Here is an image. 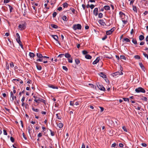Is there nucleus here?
<instances>
[{"label":"nucleus","mask_w":148,"mask_h":148,"mask_svg":"<svg viewBox=\"0 0 148 148\" xmlns=\"http://www.w3.org/2000/svg\"><path fill=\"white\" fill-rule=\"evenodd\" d=\"M104 8L106 10H109L110 9V7L108 5H105L104 6Z\"/></svg>","instance_id":"22"},{"label":"nucleus","mask_w":148,"mask_h":148,"mask_svg":"<svg viewBox=\"0 0 148 148\" xmlns=\"http://www.w3.org/2000/svg\"><path fill=\"white\" fill-rule=\"evenodd\" d=\"M73 28L74 30H76L77 29H81L82 28V26L79 24H77L74 25L73 26Z\"/></svg>","instance_id":"1"},{"label":"nucleus","mask_w":148,"mask_h":148,"mask_svg":"<svg viewBox=\"0 0 148 148\" xmlns=\"http://www.w3.org/2000/svg\"><path fill=\"white\" fill-rule=\"evenodd\" d=\"M90 7L91 9H92L94 8L95 6L91 4L90 5Z\"/></svg>","instance_id":"50"},{"label":"nucleus","mask_w":148,"mask_h":148,"mask_svg":"<svg viewBox=\"0 0 148 148\" xmlns=\"http://www.w3.org/2000/svg\"><path fill=\"white\" fill-rule=\"evenodd\" d=\"M32 109L35 112H38L39 111L38 109H36L34 108H32Z\"/></svg>","instance_id":"37"},{"label":"nucleus","mask_w":148,"mask_h":148,"mask_svg":"<svg viewBox=\"0 0 148 148\" xmlns=\"http://www.w3.org/2000/svg\"><path fill=\"white\" fill-rule=\"evenodd\" d=\"M122 20L123 24H124L123 26H124V25L127 23V19H123Z\"/></svg>","instance_id":"16"},{"label":"nucleus","mask_w":148,"mask_h":148,"mask_svg":"<svg viewBox=\"0 0 148 148\" xmlns=\"http://www.w3.org/2000/svg\"><path fill=\"white\" fill-rule=\"evenodd\" d=\"M75 62L77 64H78L80 63L79 60L78 59H76L75 60Z\"/></svg>","instance_id":"26"},{"label":"nucleus","mask_w":148,"mask_h":148,"mask_svg":"<svg viewBox=\"0 0 148 148\" xmlns=\"http://www.w3.org/2000/svg\"><path fill=\"white\" fill-rule=\"evenodd\" d=\"M98 22L100 24L103 26L106 25L105 22H104V20L102 19L99 20L98 21Z\"/></svg>","instance_id":"10"},{"label":"nucleus","mask_w":148,"mask_h":148,"mask_svg":"<svg viewBox=\"0 0 148 148\" xmlns=\"http://www.w3.org/2000/svg\"><path fill=\"white\" fill-rule=\"evenodd\" d=\"M36 67L37 69L39 70H40L42 69L41 66L40 65H37Z\"/></svg>","instance_id":"30"},{"label":"nucleus","mask_w":148,"mask_h":148,"mask_svg":"<svg viewBox=\"0 0 148 148\" xmlns=\"http://www.w3.org/2000/svg\"><path fill=\"white\" fill-rule=\"evenodd\" d=\"M3 134L4 135H7V133L6 131L5 130H3Z\"/></svg>","instance_id":"53"},{"label":"nucleus","mask_w":148,"mask_h":148,"mask_svg":"<svg viewBox=\"0 0 148 148\" xmlns=\"http://www.w3.org/2000/svg\"><path fill=\"white\" fill-rule=\"evenodd\" d=\"M81 148H85V145L84 143H83Z\"/></svg>","instance_id":"64"},{"label":"nucleus","mask_w":148,"mask_h":148,"mask_svg":"<svg viewBox=\"0 0 148 148\" xmlns=\"http://www.w3.org/2000/svg\"><path fill=\"white\" fill-rule=\"evenodd\" d=\"M70 10L73 13H74L75 10L74 8H71L70 9Z\"/></svg>","instance_id":"46"},{"label":"nucleus","mask_w":148,"mask_h":148,"mask_svg":"<svg viewBox=\"0 0 148 148\" xmlns=\"http://www.w3.org/2000/svg\"><path fill=\"white\" fill-rule=\"evenodd\" d=\"M97 86L100 90L105 91L106 90L103 86L100 84L99 83L97 84Z\"/></svg>","instance_id":"6"},{"label":"nucleus","mask_w":148,"mask_h":148,"mask_svg":"<svg viewBox=\"0 0 148 148\" xmlns=\"http://www.w3.org/2000/svg\"><path fill=\"white\" fill-rule=\"evenodd\" d=\"M62 68L63 69L66 71H67L68 70V69L65 66H62Z\"/></svg>","instance_id":"41"},{"label":"nucleus","mask_w":148,"mask_h":148,"mask_svg":"<svg viewBox=\"0 0 148 148\" xmlns=\"http://www.w3.org/2000/svg\"><path fill=\"white\" fill-rule=\"evenodd\" d=\"M70 104L71 106H73L74 105V101H70Z\"/></svg>","instance_id":"39"},{"label":"nucleus","mask_w":148,"mask_h":148,"mask_svg":"<svg viewBox=\"0 0 148 148\" xmlns=\"http://www.w3.org/2000/svg\"><path fill=\"white\" fill-rule=\"evenodd\" d=\"M25 97H23L21 99V101L22 102H24L25 100Z\"/></svg>","instance_id":"60"},{"label":"nucleus","mask_w":148,"mask_h":148,"mask_svg":"<svg viewBox=\"0 0 148 148\" xmlns=\"http://www.w3.org/2000/svg\"><path fill=\"white\" fill-rule=\"evenodd\" d=\"M99 75L101 77H102L103 78H106V75L102 73H100Z\"/></svg>","instance_id":"15"},{"label":"nucleus","mask_w":148,"mask_h":148,"mask_svg":"<svg viewBox=\"0 0 148 148\" xmlns=\"http://www.w3.org/2000/svg\"><path fill=\"white\" fill-rule=\"evenodd\" d=\"M40 102H42L45 103V101L44 100L42 99H40Z\"/></svg>","instance_id":"45"},{"label":"nucleus","mask_w":148,"mask_h":148,"mask_svg":"<svg viewBox=\"0 0 148 148\" xmlns=\"http://www.w3.org/2000/svg\"><path fill=\"white\" fill-rule=\"evenodd\" d=\"M123 40L124 41H125L126 42H130V40L127 38H125Z\"/></svg>","instance_id":"32"},{"label":"nucleus","mask_w":148,"mask_h":148,"mask_svg":"<svg viewBox=\"0 0 148 148\" xmlns=\"http://www.w3.org/2000/svg\"><path fill=\"white\" fill-rule=\"evenodd\" d=\"M10 139L11 141L12 142H13L14 141V138L12 137H11L10 138Z\"/></svg>","instance_id":"56"},{"label":"nucleus","mask_w":148,"mask_h":148,"mask_svg":"<svg viewBox=\"0 0 148 148\" xmlns=\"http://www.w3.org/2000/svg\"><path fill=\"white\" fill-rule=\"evenodd\" d=\"M122 129L124 130V131L127 132V130L125 126H123L122 127Z\"/></svg>","instance_id":"35"},{"label":"nucleus","mask_w":148,"mask_h":148,"mask_svg":"<svg viewBox=\"0 0 148 148\" xmlns=\"http://www.w3.org/2000/svg\"><path fill=\"white\" fill-rule=\"evenodd\" d=\"M26 26V23H23L21 24H19L18 26V29L21 30L24 29Z\"/></svg>","instance_id":"2"},{"label":"nucleus","mask_w":148,"mask_h":148,"mask_svg":"<svg viewBox=\"0 0 148 148\" xmlns=\"http://www.w3.org/2000/svg\"><path fill=\"white\" fill-rule=\"evenodd\" d=\"M63 6L64 8H66L68 6V4L67 3H64L63 4Z\"/></svg>","instance_id":"36"},{"label":"nucleus","mask_w":148,"mask_h":148,"mask_svg":"<svg viewBox=\"0 0 148 148\" xmlns=\"http://www.w3.org/2000/svg\"><path fill=\"white\" fill-rule=\"evenodd\" d=\"M51 26L53 28L55 29H57L58 27V26L56 25L51 24Z\"/></svg>","instance_id":"27"},{"label":"nucleus","mask_w":148,"mask_h":148,"mask_svg":"<svg viewBox=\"0 0 148 148\" xmlns=\"http://www.w3.org/2000/svg\"><path fill=\"white\" fill-rule=\"evenodd\" d=\"M40 99L39 98H38V99H35L34 101L36 103H40Z\"/></svg>","instance_id":"25"},{"label":"nucleus","mask_w":148,"mask_h":148,"mask_svg":"<svg viewBox=\"0 0 148 148\" xmlns=\"http://www.w3.org/2000/svg\"><path fill=\"white\" fill-rule=\"evenodd\" d=\"M27 129H28V131L29 133L30 134L31 129L30 127H28Z\"/></svg>","instance_id":"54"},{"label":"nucleus","mask_w":148,"mask_h":148,"mask_svg":"<svg viewBox=\"0 0 148 148\" xmlns=\"http://www.w3.org/2000/svg\"><path fill=\"white\" fill-rule=\"evenodd\" d=\"M68 62L70 63H72L73 62V59L71 57L68 58Z\"/></svg>","instance_id":"23"},{"label":"nucleus","mask_w":148,"mask_h":148,"mask_svg":"<svg viewBox=\"0 0 148 148\" xmlns=\"http://www.w3.org/2000/svg\"><path fill=\"white\" fill-rule=\"evenodd\" d=\"M141 99L143 100L147 101V99L146 97H143L141 98Z\"/></svg>","instance_id":"31"},{"label":"nucleus","mask_w":148,"mask_h":148,"mask_svg":"<svg viewBox=\"0 0 148 148\" xmlns=\"http://www.w3.org/2000/svg\"><path fill=\"white\" fill-rule=\"evenodd\" d=\"M51 36L57 42L59 43V45L60 44L59 43V42L58 41V36L56 35H51Z\"/></svg>","instance_id":"8"},{"label":"nucleus","mask_w":148,"mask_h":148,"mask_svg":"<svg viewBox=\"0 0 148 148\" xmlns=\"http://www.w3.org/2000/svg\"><path fill=\"white\" fill-rule=\"evenodd\" d=\"M62 18L63 20L65 21H67L68 20V19L67 17L65 16H62Z\"/></svg>","instance_id":"17"},{"label":"nucleus","mask_w":148,"mask_h":148,"mask_svg":"<svg viewBox=\"0 0 148 148\" xmlns=\"http://www.w3.org/2000/svg\"><path fill=\"white\" fill-rule=\"evenodd\" d=\"M103 16V14L102 13H100L99 14V17L100 18H102Z\"/></svg>","instance_id":"43"},{"label":"nucleus","mask_w":148,"mask_h":148,"mask_svg":"<svg viewBox=\"0 0 148 148\" xmlns=\"http://www.w3.org/2000/svg\"><path fill=\"white\" fill-rule=\"evenodd\" d=\"M49 87L50 88H52L53 89H55V88L57 89H58V87H55L53 85H51V86H49Z\"/></svg>","instance_id":"40"},{"label":"nucleus","mask_w":148,"mask_h":148,"mask_svg":"<svg viewBox=\"0 0 148 148\" xmlns=\"http://www.w3.org/2000/svg\"><path fill=\"white\" fill-rule=\"evenodd\" d=\"M36 56L40 58H42L43 57L42 54L39 53H36Z\"/></svg>","instance_id":"18"},{"label":"nucleus","mask_w":148,"mask_h":148,"mask_svg":"<svg viewBox=\"0 0 148 148\" xmlns=\"http://www.w3.org/2000/svg\"><path fill=\"white\" fill-rule=\"evenodd\" d=\"M14 94L13 93V92H12L11 91L10 92V97L12 98V101H14V99H16V96H14Z\"/></svg>","instance_id":"11"},{"label":"nucleus","mask_w":148,"mask_h":148,"mask_svg":"<svg viewBox=\"0 0 148 148\" xmlns=\"http://www.w3.org/2000/svg\"><path fill=\"white\" fill-rule=\"evenodd\" d=\"M42 136V134L41 133H39L38 135V137H40Z\"/></svg>","instance_id":"63"},{"label":"nucleus","mask_w":148,"mask_h":148,"mask_svg":"<svg viewBox=\"0 0 148 148\" xmlns=\"http://www.w3.org/2000/svg\"><path fill=\"white\" fill-rule=\"evenodd\" d=\"M98 9L97 8H95L94 9L93 12L95 15L96 16L98 14Z\"/></svg>","instance_id":"12"},{"label":"nucleus","mask_w":148,"mask_h":148,"mask_svg":"<svg viewBox=\"0 0 148 148\" xmlns=\"http://www.w3.org/2000/svg\"><path fill=\"white\" fill-rule=\"evenodd\" d=\"M123 74V73L121 71L116 72L112 74V75L113 77H118L119 75H122Z\"/></svg>","instance_id":"4"},{"label":"nucleus","mask_w":148,"mask_h":148,"mask_svg":"<svg viewBox=\"0 0 148 148\" xmlns=\"http://www.w3.org/2000/svg\"><path fill=\"white\" fill-rule=\"evenodd\" d=\"M120 16L122 20L123 19H128V16H125L124 14L121 12H119Z\"/></svg>","instance_id":"5"},{"label":"nucleus","mask_w":148,"mask_h":148,"mask_svg":"<svg viewBox=\"0 0 148 148\" xmlns=\"http://www.w3.org/2000/svg\"><path fill=\"white\" fill-rule=\"evenodd\" d=\"M120 58L121 59H123L124 60H126V58L123 55H121L120 56Z\"/></svg>","instance_id":"29"},{"label":"nucleus","mask_w":148,"mask_h":148,"mask_svg":"<svg viewBox=\"0 0 148 148\" xmlns=\"http://www.w3.org/2000/svg\"><path fill=\"white\" fill-rule=\"evenodd\" d=\"M135 91L137 93H139L141 92L143 93H145V90L143 88L139 87L135 90Z\"/></svg>","instance_id":"3"},{"label":"nucleus","mask_w":148,"mask_h":148,"mask_svg":"<svg viewBox=\"0 0 148 148\" xmlns=\"http://www.w3.org/2000/svg\"><path fill=\"white\" fill-rule=\"evenodd\" d=\"M132 42L134 44L136 45L137 44V41L135 39H133L132 40Z\"/></svg>","instance_id":"33"},{"label":"nucleus","mask_w":148,"mask_h":148,"mask_svg":"<svg viewBox=\"0 0 148 148\" xmlns=\"http://www.w3.org/2000/svg\"><path fill=\"white\" fill-rule=\"evenodd\" d=\"M16 35L17 37V38H16V41L18 42V43H20V42H21V41L20 38L19 34L18 33H17L16 34Z\"/></svg>","instance_id":"9"},{"label":"nucleus","mask_w":148,"mask_h":148,"mask_svg":"<svg viewBox=\"0 0 148 148\" xmlns=\"http://www.w3.org/2000/svg\"><path fill=\"white\" fill-rule=\"evenodd\" d=\"M116 145V144L115 143H114L111 146V147H115Z\"/></svg>","instance_id":"52"},{"label":"nucleus","mask_w":148,"mask_h":148,"mask_svg":"<svg viewBox=\"0 0 148 148\" xmlns=\"http://www.w3.org/2000/svg\"><path fill=\"white\" fill-rule=\"evenodd\" d=\"M43 58H40L37 59L36 60V61H40V62H42L43 60Z\"/></svg>","instance_id":"34"},{"label":"nucleus","mask_w":148,"mask_h":148,"mask_svg":"<svg viewBox=\"0 0 148 148\" xmlns=\"http://www.w3.org/2000/svg\"><path fill=\"white\" fill-rule=\"evenodd\" d=\"M123 99L125 101H129V99L127 98H124Z\"/></svg>","instance_id":"47"},{"label":"nucleus","mask_w":148,"mask_h":148,"mask_svg":"<svg viewBox=\"0 0 148 148\" xmlns=\"http://www.w3.org/2000/svg\"><path fill=\"white\" fill-rule=\"evenodd\" d=\"M119 146L120 147H122L123 146V144L121 143H120L119 144Z\"/></svg>","instance_id":"59"},{"label":"nucleus","mask_w":148,"mask_h":148,"mask_svg":"<svg viewBox=\"0 0 148 148\" xmlns=\"http://www.w3.org/2000/svg\"><path fill=\"white\" fill-rule=\"evenodd\" d=\"M57 126L60 128H62L63 126V124L62 123H60L58 124Z\"/></svg>","instance_id":"21"},{"label":"nucleus","mask_w":148,"mask_h":148,"mask_svg":"<svg viewBox=\"0 0 148 148\" xmlns=\"http://www.w3.org/2000/svg\"><path fill=\"white\" fill-rule=\"evenodd\" d=\"M10 0H4V3H7L9 2Z\"/></svg>","instance_id":"49"},{"label":"nucleus","mask_w":148,"mask_h":148,"mask_svg":"<svg viewBox=\"0 0 148 148\" xmlns=\"http://www.w3.org/2000/svg\"><path fill=\"white\" fill-rule=\"evenodd\" d=\"M82 53L86 55L88 52L84 50L82 51Z\"/></svg>","instance_id":"51"},{"label":"nucleus","mask_w":148,"mask_h":148,"mask_svg":"<svg viewBox=\"0 0 148 148\" xmlns=\"http://www.w3.org/2000/svg\"><path fill=\"white\" fill-rule=\"evenodd\" d=\"M85 57L86 58L88 59H91L92 58V57L89 55H86Z\"/></svg>","instance_id":"19"},{"label":"nucleus","mask_w":148,"mask_h":148,"mask_svg":"<svg viewBox=\"0 0 148 148\" xmlns=\"http://www.w3.org/2000/svg\"><path fill=\"white\" fill-rule=\"evenodd\" d=\"M99 108H100V109H101V112H103L104 110L103 108L102 107H99Z\"/></svg>","instance_id":"58"},{"label":"nucleus","mask_w":148,"mask_h":148,"mask_svg":"<svg viewBox=\"0 0 148 148\" xmlns=\"http://www.w3.org/2000/svg\"><path fill=\"white\" fill-rule=\"evenodd\" d=\"M29 55L30 57L31 58L34 57V54L33 53H32V52L29 53Z\"/></svg>","instance_id":"28"},{"label":"nucleus","mask_w":148,"mask_h":148,"mask_svg":"<svg viewBox=\"0 0 148 148\" xmlns=\"http://www.w3.org/2000/svg\"><path fill=\"white\" fill-rule=\"evenodd\" d=\"M64 56L65 58H68L71 57V55L68 53H65Z\"/></svg>","instance_id":"14"},{"label":"nucleus","mask_w":148,"mask_h":148,"mask_svg":"<svg viewBox=\"0 0 148 148\" xmlns=\"http://www.w3.org/2000/svg\"><path fill=\"white\" fill-rule=\"evenodd\" d=\"M64 56V54H60L59 55H58V57H60V58H62Z\"/></svg>","instance_id":"44"},{"label":"nucleus","mask_w":148,"mask_h":148,"mask_svg":"<svg viewBox=\"0 0 148 148\" xmlns=\"http://www.w3.org/2000/svg\"><path fill=\"white\" fill-rule=\"evenodd\" d=\"M133 10H134V11L136 12H137V9H136V8L133 5Z\"/></svg>","instance_id":"48"},{"label":"nucleus","mask_w":148,"mask_h":148,"mask_svg":"<svg viewBox=\"0 0 148 148\" xmlns=\"http://www.w3.org/2000/svg\"><path fill=\"white\" fill-rule=\"evenodd\" d=\"M139 65H140V67L142 69V70H143V71H145V70H144L145 68H144V66L143 64L142 63H139Z\"/></svg>","instance_id":"20"},{"label":"nucleus","mask_w":148,"mask_h":148,"mask_svg":"<svg viewBox=\"0 0 148 148\" xmlns=\"http://www.w3.org/2000/svg\"><path fill=\"white\" fill-rule=\"evenodd\" d=\"M10 67L11 68H13L14 67V65L12 62H11L10 63Z\"/></svg>","instance_id":"42"},{"label":"nucleus","mask_w":148,"mask_h":148,"mask_svg":"<svg viewBox=\"0 0 148 148\" xmlns=\"http://www.w3.org/2000/svg\"><path fill=\"white\" fill-rule=\"evenodd\" d=\"M57 15V13L56 12H54L53 14V17H55Z\"/></svg>","instance_id":"55"},{"label":"nucleus","mask_w":148,"mask_h":148,"mask_svg":"<svg viewBox=\"0 0 148 148\" xmlns=\"http://www.w3.org/2000/svg\"><path fill=\"white\" fill-rule=\"evenodd\" d=\"M144 147H146L147 146V145L145 143H142L141 144Z\"/></svg>","instance_id":"62"},{"label":"nucleus","mask_w":148,"mask_h":148,"mask_svg":"<svg viewBox=\"0 0 148 148\" xmlns=\"http://www.w3.org/2000/svg\"><path fill=\"white\" fill-rule=\"evenodd\" d=\"M50 131L51 132V134L52 136H53L54 135V133L51 130H50Z\"/></svg>","instance_id":"57"},{"label":"nucleus","mask_w":148,"mask_h":148,"mask_svg":"<svg viewBox=\"0 0 148 148\" xmlns=\"http://www.w3.org/2000/svg\"><path fill=\"white\" fill-rule=\"evenodd\" d=\"M144 36L142 35H140L139 37V39L140 40H143L144 39Z\"/></svg>","instance_id":"24"},{"label":"nucleus","mask_w":148,"mask_h":148,"mask_svg":"<svg viewBox=\"0 0 148 148\" xmlns=\"http://www.w3.org/2000/svg\"><path fill=\"white\" fill-rule=\"evenodd\" d=\"M144 56L146 57L148 59V56L146 53H143Z\"/></svg>","instance_id":"61"},{"label":"nucleus","mask_w":148,"mask_h":148,"mask_svg":"<svg viewBox=\"0 0 148 148\" xmlns=\"http://www.w3.org/2000/svg\"><path fill=\"white\" fill-rule=\"evenodd\" d=\"M134 58L136 59H140V57L138 55H136L134 56Z\"/></svg>","instance_id":"38"},{"label":"nucleus","mask_w":148,"mask_h":148,"mask_svg":"<svg viewBox=\"0 0 148 148\" xmlns=\"http://www.w3.org/2000/svg\"><path fill=\"white\" fill-rule=\"evenodd\" d=\"M99 58L97 57L96 60L93 62L92 64H96L99 61Z\"/></svg>","instance_id":"13"},{"label":"nucleus","mask_w":148,"mask_h":148,"mask_svg":"<svg viewBox=\"0 0 148 148\" xmlns=\"http://www.w3.org/2000/svg\"><path fill=\"white\" fill-rule=\"evenodd\" d=\"M114 28H112L110 30L106 32V34L107 35H110L112 34V32L114 31Z\"/></svg>","instance_id":"7"}]
</instances>
